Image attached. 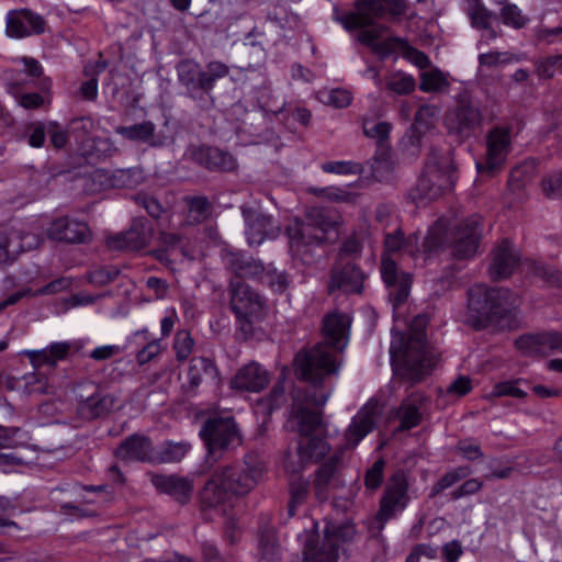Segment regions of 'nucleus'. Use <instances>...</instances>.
I'll list each match as a JSON object with an SVG mask.
<instances>
[{
	"label": "nucleus",
	"instance_id": "obj_1",
	"mask_svg": "<svg viewBox=\"0 0 562 562\" xmlns=\"http://www.w3.org/2000/svg\"><path fill=\"white\" fill-rule=\"evenodd\" d=\"M351 318L348 314L333 312L323 321L324 341L307 352H300L294 359L296 374L310 382L317 383L324 375L336 373L339 369L338 353L349 340Z\"/></svg>",
	"mask_w": 562,
	"mask_h": 562
},
{
	"label": "nucleus",
	"instance_id": "obj_2",
	"mask_svg": "<svg viewBox=\"0 0 562 562\" xmlns=\"http://www.w3.org/2000/svg\"><path fill=\"white\" fill-rule=\"evenodd\" d=\"M265 471V462L256 453L246 454L240 465L217 468L202 490V503L216 508L234 496L247 495L262 480Z\"/></svg>",
	"mask_w": 562,
	"mask_h": 562
},
{
	"label": "nucleus",
	"instance_id": "obj_3",
	"mask_svg": "<svg viewBox=\"0 0 562 562\" xmlns=\"http://www.w3.org/2000/svg\"><path fill=\"white\" fill-rule=\"evenodd\" d=\"M426 324L424 315L416 316L411 324L409 337L406 339L404 334H394L390 346L393 366L413 381H420L438 362L437 355L426 344Z\"/></svg>",
	"mask_w": 562,
	"mask_h": 562
},
{
	"label": "nucleus",
	"instance_id": "obj_4",
	"mask_svg": "<svg viewBox=\"0 0 562 562\" xmlns=\"http://www.w3.org/2000/svg\"><path fill=\"white\" fill-rule=\"evenodd\" d=\"M325 402L326 398L318 403L314 397L299 394L294 396L289 426L301 436L297 457L302 465L318 461L329 451V445L324 439L326 425L321 415L312 411V406L324 405Z\"/></svg>",
	"mask_w": 562,
	"mask_h": 562
},
{
	"label": "nucleus",
	"instance_id": "obj_5",
	"mask_svg": "<svg viewBox=\"0 0 562 562\" xmlns=\"http://www.w3.org/2000/svg\"><path fill=\"white\" fill-rule=\"evenodd\" d=\"M339 216L328 210L313 207L308 211L305 221L294 218L286 226L289 248L291 255L305 265L315 259L316 248L326 243V235L338 224Z\"/></svg>",
	"mask_w": 562,
	"mask_h": 562
},
{
	"label": "nucleus",
	"instance_id": "obj_6",
	"mask_svg": "<svg viewBox=\"0 0 562 562\" xmlns=\"http://www.w3.org/2000/svg\"><path fill=\"white\" fill-rule=\"evenodd\" d=\"M396 252L415 257L419 252L418 236L413 234L406 239L401 229H395L385 235L381 274L383 281L390 288V297L393 301L394 308H397L407 299L412 284L411 274L397 272L396 263L391 258Z\"/></svg>",
	"mask_w": 562,
	"mask_h": 562
},
{
	"label": "nucleus",
	"instance_id": "obj_7",
	"mask_svg": "<svg viewBox=\"0 0 562 562\" xmlns=\"http://www.w3.org/2000/svg\"><path fill=\"white\" fill-rule=\"evenodd\" d=\"M517 296L502 288L473 285L469 291V308L483 323L494 322L517 304Z\"/></svg>",
	"mask_w": 562,
	"mask_h": 562
},
{
	"label": "nucleus",
	"instance_id": "obj_8",
	"mask_svg": "<svg viewBox=\"0 0 562 562\" xmlns=\"http://www.w3.org/2000/svg\"><path fill=\"white\" fill-rule=\"evenodd\" d=\"M454 186L453 167L450 158L432 157L425 167L411 195L416 202L431 201Z\"/></svg>",
	"mask_w": 562,
	"mask_h": 562
},
{
	"label": "nucleus",
	"instance_id": "obj_9",
	"mask_svg": "<svg viewBox=\"0 0 562 562\" xmlns=\"http://www.w3.org/2000/svg\"><path fill=\"white\" fill-rule=\"evenodd\" d=\"M406 8L405 0H356L355 11L346 13L340 21L345 29L357 30L372 25L376 19L397 18Z\"/></svg>",
	"mask_w": 562,
	"mask_h": 562
},
{
	"label": "nucleus",
	"instance_id": "obj_10",
	"mask_svg": "<svg viewBox=\"0 0 562 562\" xmlns=\"http://www.w3.org/2000/svg\"><path fill=\"white\" fill-rule=\"evenodd\" d=\"M356 533L355 526L350 522L338 527H327L325 530V543L318 549L313 540L305 544L303 554L306 562H336L338 559L337 541H349Z\"/></svg>",
	"mask_w": 562,
	"mask_h": 562
},
{
	"label": "nucleus",
	"instance_id": "obj_11",
	"mask_svg": "<svg viewBox=\"0 0 562 562\" xmlns=\"http://www.w3.org/2000/svg\"><path fill=\"white\" fill-rule=\"evenodd\" d=\"M407 491L408 481L405 473L398 471L393 474L386 484L384 494L381 498L376 520L384 524L398 513L403 512L409 502Z\"/></svg>",
	"mask_w": 562,
	"mask_h": 562
},
{
	"label": "nucleus",
	"instance_id": "obj_12",
	"mask_svg": "<svg viewBox=\"0 0 562 562\" xmlns=\"http://www.w3.org/2000/svg\"><path fill=\"white\" fill-rule=\"evenodd\" d=\"M231 306L236 316L248 324L259 322L266 315L260 295L243 282L232 284Z\"/></svg>",
	"mask_w": 562,
	"mask_h": 562
},
{
	"label": "nucleus",
	"instance_id": "obj_13",
	"mask_svg": "<svg viewBox=\"0 0 562 562\" xmlns=\"http://www.w3.org/2000/svg\"><path fill=\"white\" fill-rule=\"evenodd\" d=\"M211 454L241 443L240 435L233 418H214L205 423L200 431Z\"/></svg>",
	"mask_w": 562,
	"mask_h": 562
},
{
	"label": "nucleus",
	"instance_id": "obj_14",
	"mask_svg": "<svg viewBox=\"0 0 562 562\" xmlns=\"http://www.w3.org/2000/svg\"><path fill=\"white\" fill-rule=\"evenodd\" d=\"M510 130L502 126L494 127L486 137V159L484 162H476L477 171L492 175L501 169L510 151Z\"/></svg>",
	"mask_w": 562,
	"mask_h": 562
},
{
	"label": "nucleus",
	"instance_id": "obj_15",
	"mask_svg": "<svg viewBox=\"0 0 562 562\" xmlns=\"http://www.w3.org/2000/svg\"><path fill=\"white\" fill-rule=\"evenodd\" d=\"M479 110L464 101H459L445 116V125L450 134L461 139L472 136L481 126Z\"/></svg>",
	"mask_w": 562,
	"mask_h": 562
},
{
	"label": "nucleus",
	"instance_id": "obj_16",
	"mask_svg": "<svg viewBox=\"0 0 562 562\" xmlns=\"http://www.w3.org/2000/svg\"><path fill=\"white\" fill-rule=\"evenodd\" d=\"M43 75V67L38 60L33 57H19L14 59V67L3 74L9 92L15 98L19 97L20 89L30 86L35 78Z\"/></svg>",
	"mask_w": 562,
	"mask_h": 562
},
{
	"label": "nucleus",
	"instance_id": "obj_17",
	"mask_svg": "<svg viewBox=\"0 0 562 562\" xmlns=\"http://www.w3.org/2000/svg\"><path fill=\"white\" fill-rule=\"evenodd\" d=\"M480 222L481 218L473 215L459 225L450 245L453 256L471 258L476 254L481 235Z\"/></svg>",
	"mask_w": 562,
	"mask_h": 562
},
{
	"label": "nucleus",
	"instance_id": "obj_18",
	"mask_svg": "<svg viewBox=\"0 0 562 562\" xmlns=\"http://www.w3.org/2000/svg\"><path fill=\"white\" fill-rule=\"evenodd\" d=\"M373 52L382 58L401 55L408 63L420 69H426L430 66V59L425 53L411 46L405 40L400 37H390L375 43Z\"/></svg>",
	"mask_w": 562,
	"mask_h": 562
},
{
	"label": "nucleus",
	"instance_id": "obj_19",
	"mask_svg": "<svg viewBox=\"0 0 562 562\" xmlns=\"http://www.w3.org/2000/svg\"><path fill=\"white\" fill-rule=\"evenodd\" d=\"M270 373L258 362L245 364L232 378L231 389L240 392L258 393L270 382Z\"/></svg>",
	"mask_w": 562,
	"mask_h": 562
},
{
	"label": "nucleus",
	"instance_id": "obj_20",
	"mask_svg": "<svg viewBox=\"0 0 562 562\" xmlns=\"http://www.w3.org/2000/svg\"><path fill=\"white\" fill-rule=\"evenodd\" d=\"M151 238V227L144 221H136L131 229L106 239L109 248L114 250H140Z\"/></svg>",
	"mask_w": 562,
	"mask_h": 562
},
{
	"label": "nucleus",
	"instance_id": "obj_21",
	"mask_svg": "<svg viewBox=\"0 0 562 562\" xmlns=\"http://www.w3.org/2000/svg\"><path fill=\"white\" fill-rule=\"evenodd\" d=\"M44 30L43 19L29 10L11 11L7 15L5 32L10 37L22 38Z\"/></svg>",
	"mask_w": 562,
	"mask_h": 562
},
{
	"label": "nucleus",
	"instance_id": "obj_22",
	"mask_svg": "<svg viewBox=\"0 0 562 562\" xmlns=\"http://www.w3.org/2000/svg\"><path fill=\"white\" fill-rule=\"evenodd\" d=\"M150 482L156 490L168 494L181 504L188 503L191 498L193 483L187 477L178 475L150 474Z\"/></svg>",
	"mask_w": 562,
	"mask_h": 562
},
{
	"label": "nucleus",
	"instance_id": "obj_23",
	"mask_svg": "<svg viewBox=\"0 0 562 562\" xmlns=\"http://www.w3.org/2000/svg\"><path fill=\"white\" fill-rule=\"evenodd\" d=\"M50 238L66 243H83L90 236L89 227L86 223L63 217L54 221L47 229Z\"/></svg>",
	"mask_w": 562,
	"mask_h": 562
},
{
	"label": "nucleus",
	"instance_id": "obj_24",
	"mask_svg": "<svg viewBox=\"0 0 562 562\" xmlns=\"http://www.w3.org/2000/svg\"><path fill=\"white\" fill-rule=\"evenodd\" d=\"M519 257L512 244L504 239L493 251V260L490 267V274L495 280L509 277L518 266Z\"/></svg>",
	"mask_w": 562,
	"mask_h": 562
},
{
	"label": "nucleus",
	"instance_id": "obj_25",
	"mask_svg": "<svg viewBox=\"0 0 562 562\" xmlns=\"http://www.w3.org/2000/svg\"><path fill=\"white\" fill-rule=\"evenodd\" d=\"M362 285L363 274L353 263L347 262L341 267L334 268L329 282L330 291L338 289L346 293H359Z\"/></svg>",
	"mask_w": 562,
	"mask_h": 562
},
{
	"label": "nucleus",
	"instance_id": "obj_26",
	"mask_svg": "<svg viewBox=\"0 0 562 562\" xmlns=\"http://www.w3.org/2000/svg\"><path fill=\"white\" fill-rule=\"evenodd\" d=\"M247 240L250 246L260 245L266 237H276L279 226L273 224L272 217L259 212L246 214Z\"/></svg>",
	"mask_w": 562,
	"mask_h": 562
},
{
	"label": "nucleus",
	"instance_id": "obj_27",
	"mask_svg": "<svg viewBox=\"0 0 562 562\" xmlns=\"http://www.w3.org/2000/svg\"><path fill=\"white\" fill-rule=\"evenodd\" d=\"M115 453L124 461H156L151 442L144 436H131L116 449Z\"/></svg>",
	"mask_w": 562,
	"mask_h": 562
},
{
	"label": "nucleus",
	"instance_id": "obj_28",
	"mask_svg": "<svg viewBox=\"0 0 562 562\" xmlns=\"http://www.w3.org/2000/svg\"><path fill=\"white\" fill-rule=\"evenodd\" d=\"M193 158L200 165L211 170L228 171L236 166L234 157L218 148L200 147L193 151Z\"/></svg>",
	"mask_w": 562,
	"mask_h": 562
},
{
	"label": "nucleus",
	"instance_id": "obj_29",
	"mask_svg": "<svg viewBox=\"0 0 562 562\" xmlns=\"http://www.w3.org/2000/svg\"><path fill=\"white\" fill-rule=\"evenodd\" d=\"M116 400L111 394L94 393L78 404V414L83 419H93L111 412Z\"/></svg>",
	"mask_w": 562,
	"mask_h": 562
},
{
	"label": "nucleus",
	"instance_id": "obj_30",
	"mask_svg": "<svg viewBox=\"0 0 562 562\" xmlns=\"http://www.w3.org/2000/svg\"><path fill=\"white\" fill-rule=\"evenodd\" d=\"M374 428V415L369 409L360 411L351 420L345 434V447L355 448Z\"/></svg>",
	"mask_w": 562,
	"mask_h": 562
},
{
	"label": "nucleus",
	"instance_id": "obj_31",
	"mask_svg": "<svg viewBox=\"0 0 562 562\" xmlns=\"http://www.w3.org/2000/svg\"><path fill=\"white\" fill-rule=\"evenodd\" d=\"M225 263L239 277H261L265 271V267L261 261L238 251L227 252L225 256Z\"/></svg>",
	"mask_w": 562,
	"mask_h": 562
},
{
	"label": "nucleus",
	"instance_id": "obj_32",
	"mask_svg": "<svg viewBox=\"0 0 562 562\" xmlns=\"http://www.w3.org/2000/svg\"><path fill=\"white\" fill-rule=\"evenodd\" d=\"M423 397L414 394L403 401L397 409L396 417L400 419V429L406 430L416 427L422 420L420 407Z\"/></svg>",
	"mask_w": 562,
	"mask_h": 562
},
{
	"label": "nucleus",
	"instance_id": "obj_33",
	"mask_svg": "<svg viewBox=\"0 0 562 562\" xmlns=\"http://www.w3.org/2000/svg\"><path fill=\"white\" fill-rule=\"evenodd\" d=\"M188 379L191 386H199L204 381L216 382L217 369L207 358L195 357L191 360Z\"/></svg>",
	"mask_w": 562,
	"mask_h": 562
},
{
	"label": "nucleus",
	"instance_id": "obj_34",
	"mask_svg": "<svg viewBox=\"0 0 562 562\" xmlns=\"http://www.w3.org/2000/svg\"><path fill=\"white\" fill-rule=\"evenodd\" d=\"M515 347L525 357L540 358L546 356L542 331L521 335L516 339Z\"/></svg>",
	"mask_w": 562,
	"mask_h": 562
},
{
	"label": "nucleus",
	"instance_id": "obj_35",
	"mask_svg": "<svg viewBox=\"0 0 562 562\" xmlns=\"http://www.w3.org/2000/svg\"><path fill=\"white\" fill-rule=\"evenodd\" d=\"M285 402L284 385L278 382L267 397L256 402L254 409L257 415L269 416Z\"/></svg>",
	"mask_w": 562,
	"mask_h": 562
},
{
	"label": "nucleus",
	"instance_id": "obj_36",
	"mask_svg": "<svg viewBox=\"0 0 562 562\" xmlns=\"http://www.w3.org/2000/svg\"><path fill=\"white\" fill-rule=\"evenodd\" d=\"M449 76L439 68H431L420 74L419 89L423 92H439L449 87Z\"/></svg>",
	"mask_w": 562,
	"mask_h": 562
},
{
	"label": "nucleus",
	"instance_id": "obj_37",
	"mask_svg": "<svg viewBox=\"0 0 562 562\" xmlns=\"http://www.w3.org/2000/svg\"><path fill=\"white\" fill-rule=\"evenodd\" d=\"M386 89L400 95L409 94L415 90V78L404 71L397 70L385 77Z\"/></svg>",
	"mask_w": 562,
	"mask_h": 562
},
{
	"label": "nucleus",
	"instance_id": "obj_38",
	"mask_svg": "<svg viewBox=\"0 0 562 562\" xmlns=\"http://www.w3.org/2000/svg\"><path fill=\"white\" fill-rule=\"evenodd\" d=\"M469 16L472 21V24L475 27H481L485 30V34L483 35L487 40L496 38L497 34L494 30L491 29V23L493 20V14L486 10L481 3L477 1H473L469 8Z\"/></svg>",
	"mask_w": 562,
	"mask_h": 562
},
{
	"label": "nucleus",
	"instance_id": "obj_39",
	"mask_svg": "<svg viewBox=\"0 0 562 562\" xmlns=\"http://www.w3.org/2000/svg\"><path fill=\"white\" fill-rule=\"evenodd\" d=\"M190 449V443L186 441H167L159 448L155 458L158 462H179L187 456Z\"/></svg>",
	"mask_w": 562,
	"mask_h": 562
},
{
	"label": "nucleus",
	"instance_id": "obj_40",
	"mask_svg": "<svg viewBox=\"0 0 562 562\" xmlns=\"http://www.w3.org/2000/svg\"><path fill=\"white\" fill-rule=\"evenodd\" d=\"M115 132L130 140L146 142L154 135L155 125L146 121L132 126H117Z\"/></svg>",
	"mask_w": 562,
	"mask_h": 562
},
{
	"label": "nucleus",
	"instance_id": "obj_41",
	"mask_svg": "<svg viewBox=\"0 0 562 562\" xmlns=\"http://www.w3.org/2000/svg\"><path fill=\"white\" fill-rule=\"evenodd\" d=\"M144 180V173L138 168L116 170L111 178V186L115 188H135Z\"/></svg>",
	"mask_w": 562,
	"mask_h": 562
},
{
	"label": "nucleus",
	"instance_id": "obj_42",
	"mask_svg": "<svg viewBox=\"0 0 562 562\" xmlns=\"http://www.w3.org/2000/svg\"><path fill=\"white\" fill-rule=\"evenodd\" d=\"M363 134L379 144H383L389 138L391 124L387 122H375L368 116L361 119Z\"/></svg>",
	"mask_w": 562,
	"mask_h": 562
},
{
	"label": "nucleus",
	"instance_id": "obj_43",
	"mask_svg": "<svg viewBox=\"0 0 562 562\" xmlns=\"http://www.w3.org/2000/svg\"><path fill=\"white\" fill-rule=\"evenodd\" d=\"M445 233L446 223L442 220H439L434 226L429 228L428 234L425 237L423 244V251L427 256H430L432 252L437 251L442 246Z\"/></svg>",
	"mask_w": 562,
	"mask_h": 562
},
{
	"label": "nucleus",
	"instance_id": "obj_44",
	"mask_svg": "<svg viewBox=\"0 0 562 562\" xmlns=\"http://www.w3.org/2000/svg\"><path fill=\"white\" fill-rule=\"evenodd\" d=\"M177 72L180 82L186 86L189 91H194L200 72V65L193 60H183L177 66Z\"/></svg>",
	"mask_w": 562,
	"mask_h": 562
},
{
	"label": "nucleus",
	"instance_id": "obj_45",
	"mask_svg": "<svg viewBox=\"0 0 562 562\" xmlns=\"http://www.w3.org/2000/svg\"><path fill=\"white\" fill-rule=\"evenodd\" d=\"M321 169L325 173L340 176L360 175L363 171L362 165L352 160L326 161L322 164Z\"/></svg>",
	"mask_w": 562,
	"mask_h": 562
},
{
	"label": "nucleus",
	"instance_id": "obj_46",
	"mask_svg": "<svg viewBox=\"0 0 562 562\" xmlns=\"http://www.w3.org/2000/svg\"><path fill=\"white\" fill-rule=\"evenodd\" d=\"M82 342L79 340L58 341L47 346V352L50 353L52 362L56 366L58 361L65 360L70 352L79 351Z\"/></svg>",
	"mask_w": 562,
	"mask_h": 562
},
{
	"label": "nucleus",
	"instance_id": "obj_47",
	"mask_svg": "<svg viewBox=\"0 0 562 562\" xmlns=\"http://www.w3.org/2000/svg\"><path fill=\"white\" fill-rule=\"evenodd\" d=\"M29 434L20 428H5L0 426V449L16 448L29 440Z\"/></svg>",
	"mask_w": 562,
	"mask_h": 562
},
{
	"label": "nucleus",
	"instance_id": "obj_48",
	"mask_svg": "<svg viewBox=\"0 0 562 562\" xmlns=\"http://www.w3.org/2000/svg\"><path fill=\"white\" fill-rule=\"evenodd\" d=\"M438 113L439 111L435 105L426 104L420 106L416 113L413 128L417 132H424L429 130L430 127L434 126Z\"/></svg>",
	"mask_w": 562,
	"mask_h": 562
},
{
	"label": "nucleus",
	"instance_id": "obj_49",
	"mask_svg": "<svg viewBox=\"0 0 562 562\" xmlns=\"http://www.w3.org/2000/svg\"><path fill=\"white\" fill-rule=\"evenodd\" d=\"M471 473L470 468L460 467L446 473L432 487L430 496L434 497L446 488H449L460 480L469 476Z\"/></svg>",
	"mask_w": 562,
	"mask_h": 562
},
{
	"label": "nucleus",
	"instance_id": "obj_50",
	"mask_svg": "<svg viewBox=\"0 0 562 562\" xmlns=\"http://www.w3.org/2000/svg\"><path fill=\"white\" fill-rule=\"evenodd\" d=\"M210 215V204L205 198H194L189 203L188 221L199 224Z\"/></svg>",
	"mask_w": 562,
	"mask_h": 562
},
{
	"label": "nucleus",
	"instance_id": "obj_51",
	"mask_svg": "<svg viewBox=\"0 0 562 562\" xmlns=\"http://www.w3.org/2000/svg\"><path fill=\"white\" fill-rule=\"evenodd\" d=\"M519 58L508 52H488L480 54L479 63L484 67H496L504 64L518 61Z\"/></svg>",
	"mask_w": 562,
	"mask_h": 562
},
{
	"label": "nucleus",
	"instance_id": "obj_52",
	"mask_svg": "<svg viewBox=\"0 0 562 562\" xmlns=\"http://www.w3.org/2000/svg\"><path fill=\"white\" fill-rule=\"evenodd\" d=\"M503 23L515 29L522 27L528 19L516 4H505L501 10Z\"/></svg>",
	"mask_w": 562,
	"mask_h": 562
},
{
	"label": "nucleus",
	"instance_id": "obj_53",
	"mask_svg": "<svg viewBox=\"0 0 562 562\" xmlns=\"http://www.w3.org/2000/svg\"><path fill=\"white\" fill-rule=\"evenodd\" d=\"M537 74L546 79L562 74V55L548 57L538 61Z\"/></svg>",
	"mask_w": 562,
	"mask_h": 562
},
{
	"label": "nucleus",
	"instance_id": "obj_54",
	"mask_svg": "<svg viewBox=\"0 0 562 562\" xmlns=\"http://www.w3.org/2000/svg\"><path fill=\"white\" fill-rule=\"evenodd\" d=\"M193 346L194 340L188 331L181 330L176 334L173 348L178 360H186L191 355Z\"/></svg>",
	"mask_w": 562,
	"mask_h": 562
},
{
	"label": "nucleus",
	"instance_id": "obj_55",
	"mask_svg": "<svg viewBox=\"0 0 562 562\" xmlns=\"http://www.w3.org/2000/svg\"><path fill=\"white\" fill-rule=\"evenodd\" d=\"M541 187L548 198H562V171H557L544 177Z\"/></svg>",
	"mask_w": 562,
	"mask_h": 562
},
{
	"label": "nucleus",
	"instance_id": "obj_56",
	"mask_svg": "<svg viewBox=\"0 0 562 562\" xmlns=\"http://www.w3.org/2000/svg\"><path fill=\"white\" fill-rule=\"evenodd\" d=\"M261 279L276 292H283L290 284L288 274L277 270H265Z\"/></svg>",
	"mask_w": 562,
	"mask_h": 562
},
{
	"label": "nucleus",
	"instance_id": "obj_57",
	"mask_svg": "<svg viewBox=\"0 0 562 562\" xmlns=\"http://www.w3.org/2000/svg\"><path fill=\"white\" fill-rule=\"evenodd\" d=\"M456 451L467 460H476L483 457L480 445L473 439L460 440L456 447Z\"/></svg>",
	"mask_w": 562,
	"mask_h": 562
},
{
	"label": "nucleus",
	"instance_id": "obj_58",
	"mask_svg": "<svg viewBox=\"0 0 562 562\" xmlns=\"http://www.w3.org/2000/svg\"><path fill=\"white\" fill-rule=\"evenodd\" d=\"M25 355L34 369H40L44 366L55 368L56 366L52 362L50 353L47 352V347L40 350H24Z\"/></svg>",
	"mask_w": 562,
	"mask_h": 562
},
{
	"label": "nucleus",
	"instance_id": "obj_59",
	"mask_svg": "<svg viewBox=\"0 0 562 562\" xmlns=\"http://www.w3.org/2000/svg\"><path fill=\"white\" fill-rule=\"evenodd\" d=\"M492 396H513L517 398H522L526 396V392L519 389L515 382L506 381L497 383L492 393Z\"/></svg>",
	"mask_w": 562,
	"mask_h": 562
},
{
	"label": "nucleus",
	"instance_id": "obj_60",
	"mask_svg": "<svg viewBox=\"0 0 562 562\" xmlns=\"http://www.w3.org/2000/svg\"><path fill=\"white\" fill-rule=\"evenodd\" d=\"M352 101V94L345 89H333L327 93L326 100L324 102L335 106V108H347Z\"/></svg>",
	"mask_w": 562,
	"mask_h": 562
},
{
	"label": "nucleus",
	"instance_id": "obj_61",
	"mask_svg": "<svg viewBox=\"0 0 562 562\" xmlns=\"http://www.w3.org/2000/svg\"><path fill=\"white\" fill-rule=\"evenodd\" d=\"M383 469H384V461L378 460L367 471L364 481H366V486L368 488L375 490L381 485L382 480H383Z\"/></svg>",
	"mask_w": 562,
	"mask_h": 562
},
{
	"label": "nucleus",
	"instance_id": "obj_62",
	"mask_svg": "<svg viewBox=\"0 0 562 562\" xmlns=\"http://www.w3.org/2000/svg\"><path fill=\"white\" fill-rule=\"evenodd\" d=\"M543 335V344H544V353L548 356L552 352H561L562 353V333L554 330L542 331Z\"/></svg>",
	"mask_w": 562,
	"mask_h": 562
},
{
	"label": "nucleus",
	"instance_id": "obj_63",
	"mask_svg": "<svg viewBox=\"0 0 562 562\" xmlns=\"http://www.w3.org/2000/svg\"><path fill=\"white\" fill-rule=\"evenodd\" d=\"M161 351V344L158 339L150 340L143 349H140L136 356L139 364L148 363Z\"/></svg>",
	"mask_w": 562,
	"mask_h": 562
},
{
	"label": "nucleus",
	"instance_id": "obj_64",
	"mask_svg": "<svg viewBox=\"0 0 562 562\" xmlns=\"http://www.w3.org/2000/svg\"><path fill=\"white\" fill-rule=\"evenodd\" d=\"M483 483L477 479H470L451 493L452 498L458 499L477 493Z\"/></svg>",
	"mask_w": 562,
	"mask_h": 562
}]
</instances>
